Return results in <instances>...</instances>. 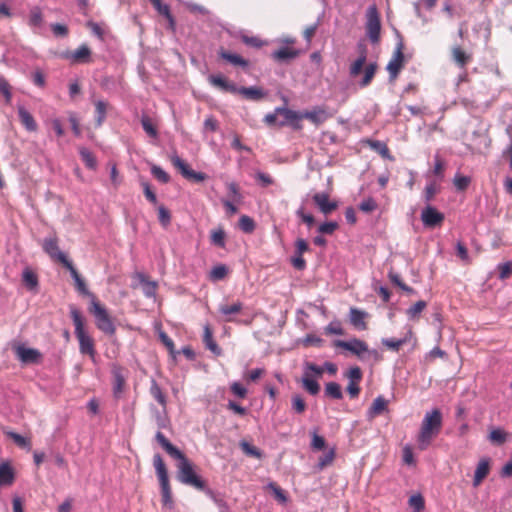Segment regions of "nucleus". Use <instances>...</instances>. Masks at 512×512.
I'll list each match as a JSON object with an SVG mask.
<instances>
[{
  "label": "nucleus",
  "instance_id": "f704fd0d",
  "mask_svg": "<svg viewBox=\"0 0 512 512\" xmlns=\"http://www.w3.org/2000/svg\"><path fill=\"white\" fill-rule=\"evenodd\" d=\"M277 113L279 114V122H278V126L280 127H283V126H287L289 124V122L291 120H293V118H295V114L297 113V111H294V110H291V109H288V108H284V107H279L277 108Z\"/></svg>",
  "mask_w": 512,
  "mask_h": 512
},
{
  "label": "nucleus",
  "instance_id": "5fc2aeb1",
  "mask_svg": "<svg viewBox=\"0 0 512 512\" xmlns=\"http://www.w3.org/2000/svg\"><path fill=\"white\" fill-rule=\"evenodd\" d=\"M153 6L161 15L165 16L169 20L171 26L174 25V18L168 5L163 4L161 0H158V4H153Z\"/></svg>",
  "mask_w": 512,
  "mask_h": 512
},
{
  "label": "nucleus",
  "instance_id": "dca6fc26",
  "mask_svg": "<svg viewBox=\"0 0 512 512\" xmlns=\"http://www.w3.org/2000/svg\"><path fill=\"white\" fill-rule=\"evenodd\" d=\"M334 345L348 350L357 356H361L364 352L368 351L367 344L359 339H353L351 341L336 340Z\"/></svg>",
  "mask_w": 512,
  "mask_h": 512
},
{
  "label": "nucleus",
  "instance_id": "4be33fe9",
  "mask_svg": "<svg viewBox=\"0 0 512 512\" xmlns=\"http://www.w3.org/2000/svg\"><path fill=\"white\" fill-rule=\"evenodd\" d=\"M300 52L291 47H281L272 53V58L278 62H287L299 56Z\"/></svg>",
  "mask_w": 512,
  "mask_h": 512
},
{
  "label": "nucleus",
  "instance_id": "b1692460",
  "mask_svg": "<svg viewBox=\"0 0 512 512\" xmlns=\"http://www.w3.org/2000/svg\"><path fill=\"white\" fill-rule=\"evenodd\" d=\"M490 471V464L488 459H482L479 461L477 468L475 470L473 485L475 487L479 486L482 481L488 476Z\"/></svg>",
  "mask_w": 512,
  "mask_h": 512
},
{
  "label": "nucleus",
  "instance_id": "3c124183",
  "mask_svg": "<svg viewBox=\"0 0 512 512\" xmlns=\"http://www.w3.org/2000/svg\"><path fill=\"white\" fill-rule=\"evenodd\" d=\"M453 183L457 190L465 191L471 183V178L457 174L454 177Z\"/></svg>",
  "mask_w": 512,
  "mask_h": 512
},
{
  "label": "nucleus",
  "instance_id": "1a4fd4ad",
  "mask_svg": "<svg viewBox=\"0 0 512 512\" xmlns=\"http://www.w3.org/2000/svg\"><path fill=\"white\" fill-rule=\"evenodd\" d=\"M171 163L185 179L191 182L200 183L207 179V175L205 173L194 171L183 159L177 155H173L171 157Z\"/></svg>",
  "mask_w": 512,
  "mask_h": 512
},
{
  "label": "nucleus",
  "instance_id": "c9c22d12",
  "mask_svg": "<svg viewBox=\"0 0 512 512\" xmlns=\"http://www.w3.org/2000/svg\"><path fill=\"white\" fill-rule=\"evenodd\" d=\"M370 147L376 151L379 155H381L385 159L393 160V156L390 153V149L386 143L382 141H370Z\"/></svg>",
  "mask_w": 512,
  "mask_h": 512
},
{
  "label": "nucleus",
  "instance_id": "39448f33",
  "mask_svg": "<svg viewBox=\"0 0 512 512\" xmlns=\"http://www.w3.org/2000/svg\"><path fill=\"white\" fill-rule=\"evenodd\" d=\"M153 465L161 487L162 503L164 506L172 505V493L169 484V477L166 465L160 454L153 457Z\"/></svg>",
  "mask_w": 512,
  "mask_h": 512
},
{
  "label": "nucleus",
  "instance_id": "c756f323",
  "mask_svg": "<svg viewBox=\"0 0 512 512\" xmlns=\"http://www.w3.org/2000/svg\"><path fill=\"white\" fill-rule=\"evenodd\" d=\"M203 342L214 354L219 355L221 353L219 346L213 339V332L209 325L204 326Z\"/></svg>",
  "mask_w": 512,
  "mask_h": 512
},
{
  "label": "nucleus",
  "instance_id": "473e14b6",
  "mask_svg": "<svg viewBox=\"0 0 512 512\" xmlns=\"http://www.w3.org/2000/svg\"><path fill=\"white\" fill-rule=\"evenodd\" d=\"M377 68H378V65L375 62L369 63L365 67L363 78L360 81V86L361 87H367L368 85L371 84V82H372V80H373V78H374V76L376 74Z\"/></svg>",
  "mask_w": 512,
  "mask_h": 512
},
{
  "label": "nucleus",
  "instance_id": "c85d7f7f",
  "mask_svg": "<svg viewBox=\"0 0 512 512\" xmlns=\"http://www.w3.org/2000/svg\"><path fill=\"white\" fill-rule=\"evenodd\" d=\"M302 385L304 389L310 393L311 395H316L320 391V386L318 382L313 378V375L309 373L308 371L304 372L303 378H302Z\"/></svg>",
  "mask_w": 512,
  "mask_h": 512
},
{
  "label": "nucleus",
  "instance_id": "9b49d317",
  "mask_svg": "<svg viewBox=\"0 0 512 512\" xmlns=\"http://www.w3.org/2000/svg\"><path fill=\"white\" fill-rule=\"evenodd\" d=\"M17 358L24 364H38L42 360V354L35 348H26L23 345L15 347Z\"/></svg>",
  "mask_w": 512,
  "mask_h": 512
},
{
  "label": "nucleus",
  "instance_id": "58836bf2",
  "mask_svg": "<svg viewBox=\"0 0 512 512\" xmlns=\"http://www.w3.org/2000/svg\"><path fill=\"white\" fill-rule=\"evenodd\" d=\"M140 281L143 285V292L147 297H153L156 294L157 283L155 281H150L146 276L140 275Z\"/></svg>",
  "mask_w": 512,
  "mask_h": 512
},
{
  "label": "nucleus",
  "instance_id": "72a5a7b5",
  "mask_svg": "<svg viewBox=\"0 0 512 512\" xmlns=\"http://www.w3.org/2000/svg\"><path fill=\"white\" fill-rule=\"evenodd\" d=\"M14 481V472L8 464L0 465V486L11 485Z\"/></svg>",
  "mask_w": 512,
  "mask_h": 512
},
{
  "label": "nucleus",
  "instance_id": "f8f14e48",
  "mask_svg": "<svg viewBox=\"0 0 512 512\" xmlns=\"http://www.w3.org/2000/svg\"><path fill=\"white\" fill-rule=\"evenodd\" d=\"M208 82L213 87L222 92L237 94L238 86L221 74H211L208 76Z\"/></svg>",
  "mask_w": 512,
  "mask_h": 512
},
{
  "label": "nucleus",
  "instance_id": "6e6552de",
  "mask_svg": "<svg viewBox=\"0 0 512 512\" xmlns=\"http://www.w3.org/2000/svg\"><path fill=\"white\" fill-rule=\"evenodd\" d=\"M42 248L50 258L61 263L64 267H68L72 262L67 258L58 246V238L56 236L48 237L43 240Z\"/></svg>",
  "mask_w": 512,
  "mask_h": 512
},
{
  "label": "nucleus",
  "instance_id": "cd10ccee",
  "mask_svg": "<svg viewBox=\"0 0 512 512\" xmlns=\"http://www.w3.org/2000/svg\"><path fill=\"white\" fill-rule=\"evenodd\" d=\"M66 268L70 271V274L75 281L76 289L78 290V292L84 295H89L91 297L92 294L89 293L84 279L80 276V274L78 273L77 269L73 266V264L69 265Z\"/></svg>",
  "mask_w": 512,
  "mask_h": 512
},
{
  "label": "nucleus",
  "instance_id": "de8ad7c7",
  "mask_svg": "<svg viewBox=\"0 0 512 512\" xmlns=\"http://www.w3.org/2000/svg\"><path fill=\"white\" fill-rule=\"evenodd\" d=\"M43 22V14L39 7H33L30 10L29 23L31 26L39 27Z\"/></svg>",
  "mask_w": 512,
  "mask_h": 512
},
{
  "label": "nucleus",
  "instance_id": "603ef678",
  "mask_svg": "<svg viewBox=\"0 0 512 512\" xmlns=\"http://www.w3.org/2000/svg\"><path fill=\"white\" fill-rule=\"evenodd\" d=\"M497 270L499 272V279L505 280L509 278L512 275V261L500 263L497 266Z\"/></svg>",
  "mask_w": 512,
  "mask_h": 512
},
{
  "label": "nucleus",
  "instance_id": "4468645a",
  "mask_svg": "<svg viewBox=\"0 0 512 512\" xmlns=\"http://www.w3.org/2000/svg\"><path fill=\"white\" fill-rule=\"evenodd\" d=\"M313 202L324 215H329L338 208L336 201L330 200V196L326 192L315 193L312 197Z\"/></svg>",
  "mask_w": 512,
  "mask_h": 512
},
{
  "label": "nucleus",
  "instance_id": "8fccbe9b",
  "mask_svg": "<svg viewBox=\"0 0 512 512\" xmlns=\"http://www.w3.org/2000/svg\"><path fill=\"white\" fill-rule=\"evenodd\" d=\"M0 94H2L4 96L5 102L7 104L11 103V100H12L11 85L8 83V81L3 76H0Z\"/></svg>",
  "mask_w": 512,
  "mask_h": 512
},
{
  "label": "nucleus",
  "instance_id": "680f3d73",
  "mask_svg": "<svg viewBox=\"0 0 512 512\" xmlns=\"http://www.w3.org/2000/svg\"><path fill=\"white\" fill-rule=\"evenodd\" d=\"M439 192V187L436 182H430L426 185L424 190V197L427 202H430L435 195Z\"/></svg>",
  "mask_w": 512,
  "mask_h": 512
},
{
  "label": "nucleus",
  "instance_id": "0e129e2a",
  "mask_svg": "<svg viewBox=\"0 0 512 512\" xmlns=\"http://www.w3.org/2000/svg\"><path fill=\"white\" fill-rule=\"evenodd\" d=\"M292 407L296 413L301 414L306 410V403L300 395H294L292 397Z\"/></svg>",
  "mask_w": 512,
  "mask_h": 512
},
{
  "label": "nucleus",
  "instance_id": "7ed1b4c3",
  "mask_svg": "<svg viewBox=\"0 0 512 512\" xmlns=\"http://www.w3.org/2000/svg\"><path fill=\"white\" fill-rule=\"evenodd\" d=\"M70 315L75 326V335L79 342V351L83 355H88L93 362H96V349L94 339L85 331L84 318L81 312L72 307Z\"/></svg>",
  "mask_w": 512,
  "mask_h": 512
},
{
  "label": "nucleus",
  "instance_id": "a18cd8bd",
  "mask_svg": "<svg viewBox=\"0 0 512 512\" xmlns=\"http://www.w3.org/2000/svg\"><path fill=\"white\" fill-rule=\"evenodd\" d=\"M242 309H243V304L240 301H237L231 305H221L219 307L220 313L225 316L237 314V313L241 312Z\"/></svg>",
  "mask_w": 512,
  "mask_h": 512
},
{
  "label": "nucleus",
  "instance_id": "aec40b11",
  "mask_svg": "<svg viewBox=\"0 0 512 512\" xmlns=\"http://www.w3.org/2000/svg\"><path fill=\"white\" fill-rule=\"evenodd\" d=\"M359 57L351 64L349 72L351 77H357L366 62L367 59V48L363 44L358 45Z\"/></svg>",
  "mask_w": 512,
  "mask_h": 512
},
{
  "label": "nucleus",
  "instance_id": "2eb2a0df",
  "mask_svg": "<svg viewBox=\"0 0 512 512\" xmlns=\"http://www.w3.org/2000/svg\"><path fill=\"white\" fill-rule=\"evenodd\" d=\"M451 59L460 68L465 69L466 66L472 62L473 54L470 51L465 50L460 45H454L451 47Z\"/></svg>",
  "mask_w": 512,
  "mask_h": 512
},
{
  "label": "nucleus",
  "instance_id": "a19ab883",
  "mask_svg": "<svg viewBox=\"0 0 512 512\" xmlns=\"http://www.w3.org/2000/svg\"><path fill=\"white\" fill-rule=\"evenodd\" d=\"M7 436L14 441V443L20 448L30 450L31 449V440L26 438L16 432H8Z\"/></svg>",
  "mask_w": 512,
  "mask_h": 512
},
{
  "label": "nucleus",
  "instance_id": "6e6d98bb",
  "mask_svg": "<svg viewBox=\"0 0 512 512\" xmlns=\"http://www.w3.org/2000/svg\"><path fill=\"white\" fill-rule=\"evenodd\" d=\"M408 502L410 507L415 510L414 512H421L424 509V498L420 494L411 496Z\"/></svg>",
  "mask_w": 512,
  "mask_h": 512
},
{
  "label": "nucleus",
  "instance_id": "e2e57ef3",
  "mask_svg": "<svg viewBox=\"0 0 512 512\" xmlns=\"http://www.w3.org/2000/svg\"><path fill=\"white\" fill-rule=\"evenodd\" d=\"M158 219L163 227H167L171 222V214L164 206L158 208Z\"/></svg>",
  "mask_w": 512,
  "mask_h": 512
},
{
  "label": "nucleus",
  "instance_id": "09e8293b",
  "mask_svg": "<svg viewBox=\"0 0 512 512\" xmlns=\"http://www.w3.org/2000/svg\"><path fill=\"white\" fill-rule=\"evenodd\" d=\"M239 227L245 233H252L255 229V222L251 217L242 215L239 219Z\"/></svg>",
  "mask_w": 512,
  "mask_h": 512
},
{
  "label": "nucleus",
  "instance_id": "393cba45",
  "mask_svg": "<svg viewBox=\"0 0 512 512\" xmlns=\"http://www.w3.org/2000/svg\"><path fill=\"white\" fill-rule=\"evenodd\" d=\"M22 282L30 291H37L39 280L37 274L29 267L25 268L22 273Z\"/></svg>",
  "mask_w": 512,
  "mask_h": 512
},
{
  "label": "nucleus",
  "instance_id": "f3484780",
  "mask_svg": "<svg viewBox=\"0 0 512 512\" xmlns=\"http://www.w3.org/2000/svg\"><path fill=\"white\" fill-rule=\"evenodd\" d=\"M112 376H113V393L115 397H119L126 386V377L124 374V368L119 365H114L112 367Z\"/></svg>",
  "mask_w": 512,
  "mask_h": 512
},
{
  "label": "nucleus",
  "instance_id": "5701e85b",
  "mask_svg": "<svg viewBox=\"0 0 512 512\" xmlns=\"http://www.w3.org/2000/svg\"><path fill=\"white\" fill-rule=\"evenodd\" d=\"M243 98L252 101H259L265 97V92L260 87H238V93Z\"/></svg>",
  "mask_w": 512,
  "mask_h": 512
},
{
  "label": "nucleus",
  "instance_id": "ddd939ff",
  "mask_svg": "<svg viewBox=\"0 0 512 512\" xmlns=\"http://www.w3.org/2000/svg\"><path fill=\"white\" fill-rule=\"evenodd\" d=\"M421 220L425 227L434 228L443 223L444 214L432 206H427L422 210Z\"/></svg>",
  "mask_w": 512,
  "mask_h": 512
},
{
  "label": "nucleus",
  "instance_id": "412c9836",
  "mask_svg": "<svg viewBox=\"0 0 512 512\" xmlns=\"http://www.w3.org/2000/svg\"><path fill=\"white\" fill-rule=\"evenodd\" d=\"M350 315V323L359 330H366L367 323L365 319L368 314L365 311H362L358 308L352 307L349 312Z\"/></svg>",
  "mask_w": 512,
  "mask_h": 512
},
{
  "label": "nucleus",
  "instance_id": "4d7b16f0",
  "mask_svg": "<svg viewBox=\"0 0 512 512\" xmlns=\"http://www.w3.org/2000/svg\"><path fill=\"white\" fill-rule=\"evenodd\" d=\"M335 458V449H330L323 456L319 458L318 467L323 469L329 465H331Z\"/></svg>",
  "mask_w": 512,
  "mask_h": 512
},
{
  "label": "nucleus",
  "instance_id": "9d476101",
  "mask_svg": "<svg viewBox=\"0 0 512 512\" xmlns=\"http://www.w3.org/2000/svg\"><path fill=\"white\" fill-rule=\"evenodd\" d=\"M91 54V49L86 44H82L75 51H66L60 56L71 63H90L92 61Z\"/></svg>",
  "mask_w": 512,
  "mask_h": 512
},
{
  "label": "nucleus",
  "instance_id": "052dcab7",
  "mask_svg": "<svg viewBox=\"0 0 512 512\" xmlns=\"http://www.w3.org/2000/svg\"><path fill=\"white\" fill-rule=\"evenodd\" d=\"M377 207L376 201L371 197L364 199L359 205V209L365 213H371L376 210Z\"/></svg>",
  "mask_w": 512,
  "mask_h": 512
},
{
  "label": "nucleus",
  "instance_id": "bb28decb",
  "mask_svg": "<svg viewBox=\"0 0 512 512\" xmlns=\"http://www.w3.org/2000/svg\"><path fill=\"white\" fill-rule=\"evenodd\" d=\"M218 54L222 59L226 60L227 62L231 63L234 66H241V67L248 66V61L238 54L230 53L224 49H220Z\"/></svg>",
  "mask_w": 512,
  "mask_h": 512
},
{
  "label": "nucleus",
  "instance_id": "6ab92c4d",
  "mask_svg": "<svg viewBox=\"0 0 512 512\" xmlns=\"http://www.w3.org/2000/svg\"><path fill=\"white\" fill-rule=\"evenodd\" d=\"M387 410L388 401L383 396L380 395L374 399L372 405L368 409L367 417L369 420H372Z\"/></svg>",
  "mask_w": 512,
  "mask_h": 512
},
{
  "label": "nucleus",
  "instance_id": "338daca9",
  "mask_svg": "<svg viewBox=\"0 0 512 512\" xmlns=\"http://www.w3.org/2000/svg\"><path fill=\"white\" fill-rule=\"evenodd\" d=\"M51 30L56 37H66L69 34L68 27L60 23L51 24Z\"/></svg>",
  "mask_w": 512,
  "mask_h": 512
},
{
  "label": "nucleus",
  "instance_id": "20e7f679",
  "mask_svg": "<svg viewBox=\"0 0 512 512\" xmlns=\"http://www.w3.org/2000/svg\"><path fill=\"white\" fill-rule=\"evenodd\" d=\"M89 312L94 316L96 327L101 332L108 336L115 335L116 326L114 320L95 295H91Z\"/></svg>",
  "mask_w": 512,
  "mask_h": 512
},
{
  "label": "nucleus",
  "instance_id": "0eeeda50",
  "mask_svg": "<svg viewBox=\"0 0 512 512\" xmlns=\"http://www.w3.org/2000/svg\"><path fill=\"white\" fill-rule=\"evenodd\" d=\"M404 65V44L402 41H400L399 43H397L395 51L393 52V55L386 67L391 81H394L398 77L399 73L404 68Z\"/></svg>",
  "mask_w": 512,
  "mask_h": 512
},
{
  "label": "nucleus",
  "instance_id": "69168bd1",
  "mask_svg": "<svg viewBox=\"0 0 512 512\" xmlns=\"http://www.w3.org/2000/svg\"><path fill=\"white\" fill-rule=\"evenodd\" d=\"M339 225L337 222H333V221H330V222H325L323 224H321L319 227H318V231L321 233V234H333L337 229H338Z\"/></svg>",
  "mask_w": 512,
  "mask_h": 512
},
{
  "label": "nucleus",
  "instance_id": "7c9ffc66",
  "mask_svg": "<svg viewBox=\"0 0 512 512\" xmlns=\"http://www.w3.org/2000/svg\"><path fill=\"white\" fill-rule=\"evenodd\" d=\"M210 242L212 245L224 248L226 245V233L223 229V227H218L216 229H213L210 234Z\"/></svg>",
  "mask_w": 512,
  "mask_h": 512
},
{
  "label": "nucleus",
  "instance_id": "4c0bfd02",
  "mask_svg": "<svg viewBox=\"0 0 512 512\" xmlns=\"http://www.w3.org/2000/svg\"><path fill=\"white\" fill-rule=\"evenodd\" d=\"M240 448L247 456H250V457H253L256 459H261L263 457V453L259 448H257L256 446H254L246 441L240 442Z\"/></svg>",
  "mask_w": 512,
  "mask_h": 512
},
{
  "label": "nucleus",
  "instance_id": "ea45409f",
  "mask_svg": "<svg viewBox=\"0 0 512 512\" xmlns=\"http://www.w3.org/2000/svg\"><path fill=\"white\" fill-rule=\"evenodd\" d=\"M141 124L144 129V131L152 138H157L158 136V130L156 126L154 125L152 119L147 116L143 115L141 118Z\"/></svg>",
  "mask_w": 512,
  "mask_h": 512
},
{
  "label": "nucleus",
  "instance_id": "37998d69",
  "mask_svg": "<svg viewBox=\"0 0 512 512\" xmlns=\"http://www.w3.org/2000/svg\"><path fill=\"white\" fill-rule=\"evenodd\" d=\"M325 394L333 399H342L341 386L336 382H329L325 386Z\"/></svg>",
  "mask_w": 512,
  "mask_h": 512
},
{
  "label": "nucleus",
  "instance_id": "13d9d810",
  "mask_svg": "<svg viewBox=\"0 0 512 512\" xmlns=\"http://www.w3.org/2000/svg\"><path fill=\"white\" fill-rule=\"evenodd\" d=\"M325 333L327 335H343L344 330L339 321H332L325 327Z\"/></svg>",
  "mask_w": 512,
  "mask_h": 512
},
{
  "label": "nucleus",
  "instance_id": "a211bd4d",
  "mask_svg": "<svg viewBox=\"0 0 512 512\" xmlns=\"http://www.w3.org/2000/svg\"><path fill=\"white\" fill-rule=\"evenodd\" d=\"M304 119L309 120L316 126L324 123L329 117V113L324 107L316 106L311 111L302 112Z\"/></svg>",
  "mask_w": 512,
  "mask_h": 512
},
{
  "label": "nucleus",
  "instance_id": "774afa93",
  "mask_svg": "<svg viewBox=\"0 0 512 512\" xmlns=\"http://www.w3.org/2000/svg\"><path fill=\"white\" fill-rule=\"evenodd\" d=\"M456 253H457V256L462 261H464L466 264H469L471 262L469 254H468V250H467L466 246L463 243H461V242L457 243V245H456Z\"/></svg>",
  "mask_w": 512,
  "mask_h": 512
},
{
  "label": "nucleus",
  "instance_id": "bf43d9fd",
  "mask_svg": "<svg viewBox=\"0 0 512 512\" xmlns=\"http://www.w3.org/2000/svg\"><path fill=\"white\" fill-rule=\"evenodd\" d=\"M227 273L228 270L225 265H217L211 270L210 277L212 280H221L226 277Z\"/></svg>",
  "mask_w": 512,
  "mask_h": 512
},
{
  "label": "nucleus",
  "instance_id": "49530a36",
  "mask_svg": "<svg viewBox=\"0 0 512 512\" xmlns=\"http://www.w3.org/2000/svg\"><path fill=\"white\" fill-rule=\"evenodd\" d=\"M268 488L272 491L274 497L280 503L284 504L288 501L286 492L276 483H274V482L269 483Z\"/></svg>",
  "mask_w": 512,
  "mask_h": 512
},
{
  "label": "nucleus",
  "instance_id": "f257e3e1",
  "mask_svg": "<svg viewBox=\"0 0 512 512\" xmlns=\"http://www.w3.org/2000/svg\"><path fill=\"white\" fill-rule=\"evenodd\" d=\"M159 445L174 459L179 460L177 464L178 480L188 486L200 491H210L207 488L205 480H203L194 470L192 462L175 447L162 432H157L155 436Z\"/></svg>",
  "mask_w": 512,
  "mask_h": 512
},
{
  "label": "nucleus",
  "instance_id": "423d86ee",
  "mask_svg": "<svg viewBox=\"0 0 512 512\" xmlns=\"http://www.w3.org/2000/svg\"><path fill=\"white\" fill-rule=\"evenodd\" d=\"M366 33L371 42L377 43L380 39V15L375 5L370 6L366 12Z\"/></svg>",
  "mask_w": 512,
  "mask_h": 512
},
{
  "label": "nucleus",
  "instance_id": "a878e982",
  "mask_svg": "<svg viewBox=\"0 0 512 512\" xmlns=\"http://www.w3.org/2000/svg\"><path fill=\"white\" fill-rule=\"evenodd\" d=\"M18 115L22 125L31 132L37 130V123L34 117L23 106L18 107Z\"/></svg>",
  "mask_w": 512,
  "mask_h": 512
},
{
  "label": "nucleus",
  "instance_id": "e433bc0d",
  "mask_svg": "<svg viewBox=\"0 0 512 512\" xmlns=\"http://www.w3.org/2000/svg\"><path fill=\"white\" fill-rule=\"evenodd\" d=\"M79 154H80L81 159H82V161L84 162V164L86 165L87 168H89L91 170H94L96 168L97 161H96V158H95V156L93 155L92 152H90L85 147H80L79 148Z\"/></svg>",
  "mask_w": 512,
  "mask_h": 512
},
{
  "label": "nucleus",
  "instance_id": "f03ea898",
  "mask_svg": "<svg viewBox=\"0 0 512 512\" xmlns=\"http://www.w3.org/2000/svg\"><path fill=\"white\" fill-rule=\"evenodd\" d=\"M442 422V413L437 408L432 409L425 414L417 436L419 450L424 451L431 445L433 439L442 429Z\"/></svg>",
  "mask_w": 512,
  "mask_h": 512
},
{
  "label": "nucleus",
  "instance_id": "2f4dec72",
  "mask_svg": "<svg viewBox=\"0 0 512 512\" xmlns=\"http://www.w3.org/2000/svg\"><path fill=\"white\" fill-rule=\"evenodd\" d=\"M150 395L163 407H166L167 404V398L165 393L162 391L161 387L158 385V383L155 380L151 381L150 386Z\"/></svg>",
  "mask_w": 512,
  "mask_h": 512
},
{
  "label": "nucleus",
  "instance_id": "79ce46f5",
  "mask_svg": "<svg viewBox=\"0 0 512 512\" xmlns=\"http://www.w3.org/2000/svg\"><path fill=\"white\" fill-rule=\"evenodd\" d=\"M426 306L427 303L425 301L419 300L407 310L406 314L410 319L416 320L419 318V315L423 312Z\"/></svg>",
  "mask_w": 512,
  "mask_h": 512
},
{
  "label": "nucleus",
  "instance_id": "864d4df0",
  "mask_svg": "<svg viewBox=\"0 0 512 512\" xmlns=\"http://www.w3.org/2000/svg\"><path fill=\"white\" fill-rule=\"evenodd\" d=\"M151 173L161 183L165 184L170 181V176L160 166L153 165L151 168Z\"/></svg>",
  "mask_w": 512,
  "mask_h": 512
},
{
  "label": "nucleus",
  "instance_id": "c03bdc74",
  "mask_svg": "<svg viewBox=\"0 0 512 512\" xmlns=\"http://www.w3.org/2000/svg\"><path fill=\"white\" fill-rule=\"evenodd\" d=\"M95 112H96V124L97 126H101L103 121L106 118V112H107V103L99 100L95 102Z\"/></svg>",
  "mask_w": 512,
  "mask_h": 512
}]
</instances>
